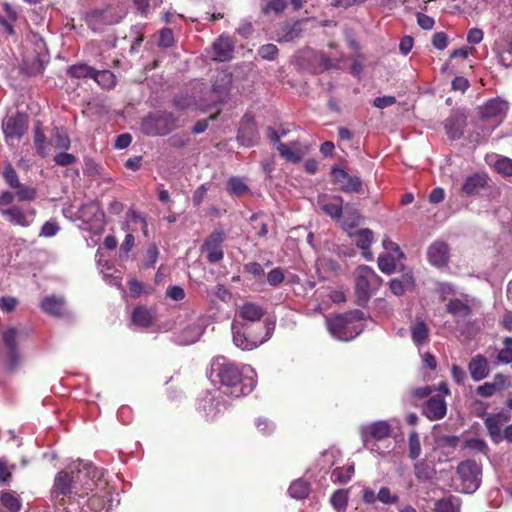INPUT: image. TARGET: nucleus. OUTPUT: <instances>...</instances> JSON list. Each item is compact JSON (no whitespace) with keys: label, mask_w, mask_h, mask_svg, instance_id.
Segmentation results:
<instances>
[{"label":"nucleus","mask_w":512,"mask_h":512,"mask_svg":"<svg viewBox=\"0 0 512 512\" xmlns=\"http://www.w3.org/2000/svg\"><path fill=\"white\" fill-rule=\"evenodd\" d=\"M104 472L92 464H86L76 472L57 473L51 490V500L58 512H71L67 507V497L74 493L84 497L94 490L98 481L103 478Z\"/></svg>","instance_id":"1"},{"label":"nucleus","mask_w":512,"mask_h":512,"mask_svg":"<svg viewBox=\"0 0 512 512\" xmlns=\"http://www.w3.org/2000/svg\"><path fill=\"white\" fill-rule=\"evenodd\" d=\"M211 377L226 388V393L233 397L249 394L255 384L243 383V372L239 366L225 357H217L211 364Z\"/></svg>","instance_id":"2"},{"label":"nucleus","mask_w":512,"mask_h":512,"mask_svg":"<svg viewBox=\"0 0 512 512\" xmlns=\"http://www.w3.org/2000/svg\"><path fill=\"white\" fill-rule=\"evenodd\" d=\"M359 310L336 314L326 318V326L329 333L340 341H350L361 332L358 321L362 319Z\"/></svg>","instance_id":"3"},{"label":"nucleus","mask_w":512,"mask_h":512,"mask_svg":"<svg viewBox=\"0 0 512 512\" xmlns=\"http://www.w3.org/2000/svg\"><path fill=\"white\" fill-rule=\"evenodd\" d=\"M179 118L171 112L158 111L146 116L141 131L147 136H164L178 127Z\"/></svg>","instance_id":"4"},{"label":"nucleus","mask_w":512,"mask_h":512,"mask_svg":"<svg viewBox=\"0 0 512 512\" xmlns=\"http://www.w3.org/2000/svg\"><path fill=\"white\" fill-rule=\"evenodd\" d=\"M382 279L369 266H359L355 271V294L359 305H364L371 297V289L381 285Z\"/></svg>","instance_id":"5"},{"label":"nucleus","mask_w":512,"mask_h":512,"mask_svg":"<svg viewBox=\"0 0 512 512\" xmlns=\"http://www.w3.org/2000/svg\"><path fill=\"white\" fill-rule=\"evenodd\" d=\"M6 185L15 190L16 199L19 202H31L36 199L37 190L33 186L20 182L19 175L10 162H8L2 172Z\"/></svg>","instance_id":"6"},{"label":"nucleus","mask_w":512,"mask_h":512,"mask_svg":"<svg viewBox=\"0 0 512 512\" xmlns=\"http://www.w3.org/2000/svg\"><path fill=\"white\" fill-rule=\"evenodd\" d=\"M121 18V15L116 12V7L112 5L93 9L84 16L86 24L94 32H101L105 26L116 24Z\"/></svg>","instance_id":"7"},{"label":"nucleus","mask_w":512,"mask_h":512,"mask_svg":"<svg viewBox=\"0 0 512 512\" xmlns=\"http://www.w3.org/2000/svg\"><path fill=\"white\" fill-rule=\"evenodd\" d=\"M226 240V233L222 228L213 230L204 240L201 251L206 253L209 263H218L224 257L222 243Z\"/></svg>","instance_id":"8"},{"label":"nucleus","mask_w":512,"mask_h":512,"mask_svg":"<svg viewBox=\"0 0 512 512\" xmlns=\"http://www.w3.org/2000/svg\"><path fill=\"white\" fill-rule=\"evenodd\" d=\"M228 408V402L221 396L202 399L198 410L208 423H216Z\"/></svg>","instance_id":"9"},{"label":"nucleus","mask_w":512,"mask_h":512,"mask_svg":"<svg viewBox=\"0 0 512 512\" xmlns=\"http://www.w3.org/2000/svg\"><path fill=\"white\" fill-rule=\"evenodd\" d=\"M467 493L474 492L480 485L481 466L474 460L462 461L457 467Z\"/></svg>","instance_id":"10"},{"label":"nucleus","mask_w":512,"mask_h":512,"mask_svg":"<svg viewBox=\"0 0 512 512\" xmlns=\"http://www.w3.org/2000/svg\"><path fill=\"white\" fill-rule=\"evenodd\" d=\"M247 329V324H241V326H239L237 323L232 324L233 343L235 346L244 351L255 349L269 337L268 334L266 335L267 337H260L256 334H248Z\"/></svg>","instance_id":"11"},{"label":"nucleus","mask_w":512,"mask_h":512,"mask_svg":"<svg viewBox=\"0 0 512 512\" xmlns=\"http://www.w3.org/2000/svg\"><path fill=\"white\" fill-rule=\"evenodd\" d=\"M29 127L28 115L21 112L7 117L3 122V133L6 139L20 140Z\"/></svg>","instance_id":"12"},{"label":"nucleus","mask_w":512,"mask_h":512,"mask_svg":"<svg viewBox=\"0 0 512 512\" xmlns=\"http://www.w3.org/2000/svg\"><path fill=\"white\" fill-rule=\"evenodd\" d=\"M332 181L345 193L359 194L362 192L363 184L358 176H351L346 170L339 167L331 169Z\"/></svg>","instance_id":"13"},{"label":"nucleus","mask_w":512,"mask_h":512,"mask_svg":"<svg viewBox=\"0 0 512 512\" xmlns=\"http://www.w3.org/2000/svg\"><path fill=\"white\" fill-rule=\"evenodd\" d=\"M427 260L436 268H444L450 260V247L442 240L434 241L427 249Z\"/></svg>","instance_id":"14"},{"label":"nucleus","mask_w":512,"mask_h":512,"mask_svg":"<svg viewBox=\"0 0 512 512\" xmlns=\"http://www.w3.org/2000/svg\"><path fill=\"white\" fill-rule=\"evenodd\" d=\"M510 419V414L504 411L489 414L484 419L487 433L493 443L499 444L502 441V426L504 423L509 422Z\"/></svg>","instance_id":"15"},{"label":"nucleus","mask_w":512,"mask_h":512,"mask_svg":"<svg viewBox=\"0 0 512 512\" xmlns=\"http://www.w3.org/2000/svg\"><path fill=\"white\" fill-rule=\"evenodd\" d=\"M392 427L388 421L380 420L361 428V439L366 445L371 439L380 441L390 437Z\"/></svg>","instance_id":"16"},{"label":"nucleus","mask_w":512,"mask_h":512,"mask_svg":"<svg viewBox=\"0 0 512 512\" xmlns=\"http://www.w3.org/2000/svg\"><path fill=\"white\" fill-rule=\"evenodd\" d=\"M258 131L254 116L245 114L240 123L237 132V141L243 146H252L257 140Z\"/></svg>","instance_id":"17"},{"label":"nucleus","mask_w":512,"mask_h":512,"mask_svg":"<svg viewBox=\"0 0 512 512\" xmlns=\"http://www.w3.org/2000/svg\"><path fill=\"white\" fill-rule=\"evenodd\" d=\"M17 329L10 327L3 331L2 340L7 349V362L9 369L13 370L20 362V354L17 348Z\"/></svg>","instance_id":"18"},{"label":"nucleus","mask_w":512,"mask_h":512,"mask_svg":"<svg viewBox=\"0 0 512 512\" xmlns=\"http://www.w3.org/2000/svg\"><path fill=\"white\" fill-rule=\"evenodd\" d=\"M490 178L485 172L473 173L466 177L462 186L461 193L466 196H476L489 185Z\"/></svg>","instance_id":"19"},{"label":"nucleus","mask_w":512,"mask_h":512,"mask_svg":"<svg viewBox=\"0 0 512 512\" xmlns=\"http://www.w3.org/2000/svg\"><path fill=\"white\" fill-rule=\"evenodd\" d=\"M46 55L41 52L27 53L21 63L20 69L27 76H36L44 70Z\"/></svg>","instance_id":"20"},{"label":"nucleus","mask_w":512,"mask_h":512,"mask_svg":"<svg viewBox=\"0 0 512 512\" xmlns=\"http://www.w3.org/2000/svg\"><path fill=\"white\" fill-rule=\"evenodd\" d=\"M447 413V405L442 395L430 396L423 408V414L431 421L443 419Z\"/></svg>","instance_id":"21"},{"label":"nucleus","mask_w":512,"mask_h":512,"mask_svg":"<svg viewBox=\"0 0 512 512\" xmlns=\"http://www.w3.org/2000/svg\"><path fill=\"white\" fill-rule=\"evenodd\" d=\"M304 20H296L292 23L286 22L282 24L277 30L276 40L279 43L293 42L300 38L303 32L302 25Z\"/></svg>","instance_id":"22"},{"label":"nucleus","mask_w":512,"mask_h":512,"mask_svg":"<svg viewBox=\"0 0 512 512\" xmlns=\"http://www.w3.org/2000/svg\"><path fill=\"white\" fill-rule=\"evenodd\" d=\"M265 314V308L255 302H245L237 311L238 317L247 323L260 322Z\"/></svg>","instance_id":"23"},{"label":"nucleus","mask_w":512,"mask_h":512,"mask_svg":"<svg viewBox=\"0 0 512 512\" xmlns=\"http://www.w3.org/2000/svg\"><path fill=\"white\" fill-rule=\"evenodd\" d=\"M468 371L471 378L476 382L485 379L490 373L486 357L481 354L472 357L468 363Z\"/></svg>","instance_id":"24"},{"label":"nucleus","mask_w":512,"mask_h":512,"mask_svg":"<svg viewBox=\"0 0 512 512\" xmlns=\"http://www.w3.org/2000/svg\"><path fill=\"white\" fill-rule=\"evenodd\" d=\"M508 106L505 101L500 99L488 100L480 109L481 117L484 119L502 118Z\"/></svg>","instance_id":"25"},{"label":"nucleus","mask_w":512,"mask_h":512,"mask_svg":"<svg viewBox=\"0 0 512 512\" xmlns=\"http://www.w3.org/2000/svg\"><path fill=\"white\" fill-rule=\"evenodd\" d=\"M43 312L55 317H62L65 315V299L55 295L43 298L40 303Z\"/></svg>","instance_id":"26"},{"label":"nucleus","mask_w":512,"mask_h":512,"mask_svg":"<svg viewBox=\"0 0 512 512\" xmlns=\"http://www.w3.org/2000/svg\"><path fill=\"white\" fill-rule=\"evenodd\" d=\"M215 60L219 62L228 61L232 58L234 45L230 37L220 36L213 43Z\"/></svg>","instance_id":"27"},{"label":"nucleus","mask_w":512,"mask_h":512,"mask_svg":"<svg viewBox=\"0 0 512 512\" xmlns=\"http://www.w3.org/2000/svg\"><path fill=\"white\" fill-rule=\"evenodd\" d=\"M1 215L6 217L7 220L15 226L29 227L32 220H29L26 213L21 206L13 205L10 208L2 209Z\"/></svg>","instance_id":"28"},{"label":"nucleus","mask_w":512,"mask_h":512,"mask_svg":"<svg viewBox=\"0 0 512 512\" xmlns=\"http://www.w3.org/2000/svg\"><path fill=\"white\" fill-rule=\"evenodd\" d=\"M81 218L86 222L98 221L104 222L105 213L100 204L96 201H90L81 206L79 210Z\"/></svg>","instance_id":"29"},{"label":"nucleus","mask_w":512,"mask_h":512,"mask_svg":"<svg viewBox=\"0 0 512 512\" xmlns=\"http://www.w3.org/2000/svg\"><path fill=\"white\" fill-rule=\"evenodd\" d=\"M446 311L454 318H466L472 313V308L466 301L452 298L446 304Z\"/></svg>","instance_id":"30"},{"label":"nucleus","mask_w":512,"mask_h":512,"mask_svg":"<svg viewBox=\"0 0 512 512\" xmlns=\"http://www.w3.org/2000/svg\"><path fill=\"white\" fill-rule=\"evenodd\" d=\"M0 505L4 509L0 512H19L22 503L18 495L14 491H0Z\"/></svg>","instance_id":"31"},{"label":"nucleus","mask_w":512,"mask_h":512,"mask_svg":"<svg viewBox=\"0 0 512 512\" xmlns=\"http://www.w3.org/2000/svg\"><path fill=\"white\" fill-rule=\"evenodd\" d=\"M430 330L423 320H417L411 327V338L416 346H422L429 341Z\"/></svg>","instance_id":"32"},{"label":"nucleus","mask_w":512,"mask_h":512,"mask_svg":"<svg viewBox=\"0 0 512 512\" xmlns=\"http://www.w3.org/2000/svg\"><path fill=\"white\" fill-rule=\"evenodd\" d=\"M232 79V73L230 72H223L217 75L214 83L212 84L213 92L217 93L219 98L226 97L230 92Z\"/></svg>","instance_id":"33"},{"label":"nucleus","mask_w":512,"mask_h":512,"mask_svg":"<svg viewBox=\"0 0 512 512\" xmlns=\"http://www.w3.org/2000/svg\"><path fill=\"white\" fill-rule=\"evenodd\" d=\"M131 319L135 325L147 328L152 325L154 316L150 309L137 306L132 312Z\"/></svg>","instance_id":"34"},{"label":"nucleus","mask_w":512,"mask_h":512,"mask_svg":"<svg viewBox=\"0 0 512 512\" xmlns=\"http://www.w3.org/2000/svg\"><path fill=\"white\" fill-rule=\"evenodd\" d=\"M415 285L414 278L411 274H404L400 278H395L390 281V290L396 296H401L409 288Z\"/></svg>","instance_id":"35"},{"label":"nucleus","mask_w":512,"mask_h":512,"mask_svg":"<svg viewBox=\"0 0 512 512\" xmlns=\"http://www.w3.org/2000/svg\"><path fill=\"white\" fill-rule=\"evenodd\" d=\"M355 237L356 245L363 250V255L366 258H371L372 254L369 249L374 237L372 230L368 228L360 229L355 233Z\"/></svg>","instance_id":"36"},{"label":"nucleus","mask_w":512,"mask_h":512,"mask_svg":"<svg viewBox=\"0 0 512 512\" xmlns=\"http://www.w3.org/2000/svg\"><path fill=\"white\" fill-rule=\"evenodd\" d=\"M343 198L342 197H334L332 201L324 202V200L319 199L318 204L320 205L322 211L329 215L332 218H340L343 212L342 209Z\"/></svg>","instance_id":"37"},{"label":"nucleus","mask_w":512,"mask_h":512,"mask_svg":"<svg viewBox=\"0 0 512 512\" xmlns=\"http://www.w3.org/2000/svg\"><path fill=\"white\" fill-rule=\"evenodd\" d=\"M461 501L456 496H449L435 502V512H460Z\"/></svg>","instance_id":"38"},{"label":"nucleus","mask_w":512,"mask_h":512,"mask_svg":"<svg viewBox=\"0 0 512 512\" xmlns=\"http://www.w3.org/2000/svg\"><path fill=\"white\" fill-rule=\"evenodd\" d=\"M460 442V438L455 435H444V434H436L435 435V444L437 448L442 450H447V453L453 452Z\"/></svg>","instance_id":"39"},{"label":"nucleus","mask_w":512,"mask_h":512,"mask_svg":"<svg viewBox=\"0 0 512 512\" xmlns=\"http://www.w3.org/2000/svg\"><path fill=\"white\" fill-rule=\"evenodd\" d=\"M445 131L449 138L456 140L463 135V125L457 116L448 117L444 124Z\"/></svg>","instance_id":"40"},{"label":"nucleus","mask_w":512,"mask_h":512,"mask_svg":"<svg viewBox=\"0 0 512 512\" xmlns=\"http://www.w3.org/2000/svg\"><path fill=\"white\" fill-rule=\"evenodd\" d=\"M92 79L104 89H111L116 85V77L114 73L109 70L95 69Z\"/></svg>","instance_id":"41"},{"label":"nucleus","mask_w":512,"mask_h":512,"mask_svg":"<svg viewBox=\"0 0 512 512\" xmlns=\"http://www.w3.org/2000/svg\"><path fill=\"white\" fill-rule=\"evenodd\" d=\"M276 149L282 158L291 163H299L305 154V152L301 150H292L284 143H279Z\"/></svg>","instance_id":"42"},{"label":"nucleus","mask_w":512,"mask_h":512,"mask_svg":"<svg viewBox=\"0 0 512 512\" xmlns=\"http://www.w3.org/2000/svg\"><path fill=\"white\" fill-rule=\"evenodd\" d=\"M227 190L230 195L239 197L246 194L249 189L240 177L232 176L227 181Z\"/></svg>","instance_id":"43"},{"label":"nucleus","mask_w":512,"mask_h":512,"mask_svg":"<svg viewBox=\"0 0 512 512\" xmlns=\"http://www.w3.org/2000/svg\"><path fill=\"white\" fill-rule=\"evenodd\" d=\"M95 68L88 66L87 64H76L72 65L68 68V75L72 78L82 79V78H92L94 74Z\"/></svg>","instance_id":"44"},{"label":"nucleus","mask_w":512,"mask_h":512,"mask_svg":"<svg viewBox=\"0 0 512 512\" xmlns=\"http://www.w3.org/2000/svg\"><path fill=\"white\" fill-rule=\"evenodd\" d=\"M289 495L295 499H304L310 492L308 483L302 480H296L288 488Z\"/></svg>","instance_id":"45"},{"label":"nucleus","mask_w":512,"mask_h":512,"mask_svg":"<svg viewBox=\"0 0 512 512\" xmlns=\"http://www.w3.org/2000/svg\"><path fill=\"white\" fill-rule=\"evenodd\" d=\"M45 141L46 136L41 129V123L37 122L34 128V145L37 154L42 158H45L47 156Z\"/></svg>","instance_id":"46"},{"label":"nucleus","mask_w":512,"mask_h":512,"mask_svg":"<svg viewBox=\"0 0 512 512\" xmlns=\"http://www.w3.org/2000/svg\"><path fill=\"white\" fill-rule=\"evenodd\" d=\"M354 474V465H348L346 467H336L332 471V478L337 483H347L352 475Z\"/></svg>","instance_id":"47"},{"label":"nucleus","mask_w":512,"mask_h":512,"mask_svg":"<svg viewBox=\"0 0 512 512\" xmlns=\"http://www.w3.org/2000/svg\"><path fill=\"white\" fill-rule=\"evenodd\" d=\"M348 499V490L338 489L332 494L330 502L336 510L340 511L344 510L347 507Z\"/></svg>","instance_id":"48"},{"label":"nucleus","mask_w":512,"mask_h":512,"mask_svg":"<svg viewBox=\"0 0 512 512\" xmlns=\"http://www.w3.org/2000/svg\"><path fill=\"white\" fill-rule=\"evenodd\" d=\"M495 170L501 174L503 177H511L512 176V159L500 156L495 164H494Z\"/></svg>","instance_id":"49"},{"label":"nucleus","mask_w":512,"mask_h":512,"mask_svg":"<svg viewBox=\"0 0 512 512\" xmlns=\"http://www.w3.org/2000/svg\"><path fill=\"white\" fill-rule=\"evenodd\" d=\"M504 348H502L498 355L497 360L503 364L512 362V337H505L503 340Z\"/></svg>","instance_id":"50"},{"label":"nucleus","mask_w":512,"mask_h":512,"mask_svg":"<svg viewBox=\"0 0 512 512\" xmlns=\"http://www.w3.org/2000/svg\"><path fill=\"white\" fill-rule=\"evenodd\" d=\"M409 457L412 460L417 459L421 454V444L419 435L416 431H412L408 438Z\"/></svg>","instance_id":"51"},{"label":"nucleus","mask_w":512,"mask_h":512,"mask_svg":"<svg viewBox=\"0 0 512 512\" xmlns=\"http://www.w3.org/2000/svg\"><path fill=\"white\" fill-rule=\"evenodd\" d=\"M378 501L385 505H393L398 503L399 496L396 493H393L388 487H381L377 493Z\"/></svg>","instance_id":"52"},{"label":"nucleus","mask_w":512,"mask_h":512,"mask_svg":"<svg viewBox=\"0 0 512 512\" xmlns=\"http://www.w3.org/2000/svg\"><path fill=\"white\" fill-rule=\"evenodd\" d=\"M60 231V226L56 220L46 221L39 232V236L43 238L54 237Z\"/></svg>","instance_id":"53"},{"label":"nucleus","mask_w":512,"mask_h":512,"mask_svg":"<svg viewBox=\"0 0 512 512\" xmlns=\"http://www.w3.org/2000/svg\"><path fill=\"white\" fill-rule=\"evenodd\" d=\"M378 267L383 273L392 274L396 269L395 259L389 255H380Z\"/></svg>","instance_id":"54"},{"label":"nucleus","mask_w":512,"mask_h":512,"mask_svg":"<svg viewBox=\"0 0 512 512\" xmlns=\"http://www.w3.org/2000/svg\"><path fill=\"white\" fill-rule=\"evenodd\" d=\"M464 448L470 449L474 452H480L486 454L488 451L487 443L480 438H469L464 442Z\"/></svg>","instance_id":"55"},{"label":"nucleus","mask_w":512,"mask_h":512,"mask_svg":"<svg viewBox=\"0 0 512 512\" xmlns=\"http://www.w3.org/2000/svg\"><path fill=\"white\" fill-rule=\"evenodd\" d=\"M12 471L5 458H0V486L9 485L12 481Z\"/></svg>","instance_id":"56"},{"label":"nucleus","mask_w":512,"mask_h":512,"mask_svg":"<svg viewBox=\"0 0 512 512\" xmlns=\"http://www.w3.org/2000/svg\"><path fill=\"white\" fill-rule=\"evenodd\" d=\"M5 10L8 12V19L1 20V26H3L5 32L9 35L14 34L13 22L17 19V14L14 12L8 4L4 5Z\"/></svg>","instance_id":"57"},{"label":"nucleus","mask_w":512,"mask_h":512,"mask_svg":"<svg viewBox=\"0 0 512 512\" xmlns=\"http://www.w3.org/2000/svg\"><path fill=\"white\" fill-rule=\"evenodd\" d=\"M278 47L275 45V44H265V45H262L259 49H258V55L265 59V60H269V61H272L276 58V56L278 55Z\"/></svg>","instance_id":"58"},{"label":"nucleus","mask_w":512,"mask_h":512,"mask_svg":"<svg viewBox=\"0 0 512 512\" xmlns=\"http://www.w3.org/2000/svg\"><path fill=\"white\" fill-rule=\"evenodd\" d=\"M284 279H285L284 271L280 267L272 269L267 274V282L269 283V285H271L273 287L280 285L284 281Z\"/></svg>","instance_id":"59"},{"label":"nucleus","mask_w":512,"mask_h":512,"mask_svg":"<svg viewBox=\"0 0 512 512\" xmlns=\"http://www.w3.org/2000/svg\"><path fill=\"white\" fill-rule=\"evenodd\" d=\"M159 46L163 48H169L174 45V35L173 31L170 28H163L160 31L159 35Z\"/></svg>","instance_id":"60"},{"label":"nucleus","mask_w":512,"mask_h":512,"mask_svg":"<svg viewBox=\"0 0 512 512\" xmlns=\"http://www.w3.org/2000/svg\"><path fill=\"white\" fill-rule=\"evenodd\" d=\"M102 166L92 158L84 159V173L88 176H95L101 173Z\"/></svg>","instance_id":"61"},{"label":"nucleus","mask_w":512,"mask_h":512,"mask_svg":"<svg viewBox=\"0 0 512 512\" xmlns=\"http://www.w3.org/2000/svg\"><path fill=\"white\" fill-rule=\"evenodd\" d=\"M128 288L134 297H138L142 293L148 294L152 291V288H149V290H145V285L142 282L138 281L137 279L129 280Z\"/></svg>","instance_id":"62"},{"label":"nucleus","mask_w":512,"mask_h":512,"mask_svg":"<svg viewBox=\"0 0 512 512\" xmlns=\"http://www.w3.org/2000/svg\"><path fill=\"white\" fill-rule=\"evenodd\" d=\"M77 161V158L70 153L61 152L55 155L54 162L58 166L66 167L74 164Z\"/></svg>","instance_id":"63"},{"label":"nucleus","mask_w":512,"mask_h":512,"mask_svg":"<svg viewBox=\"0 0 512 512\" xmlns=\"http://www.w3.org/2000/svg\"><path fill=\"white\" fill-rule=\"evenodd\" d=\"M189 143V137L184 133H178L168 138V144L173 148H182Z\"/></svg>","instance_id":"64"}]
</instances>
